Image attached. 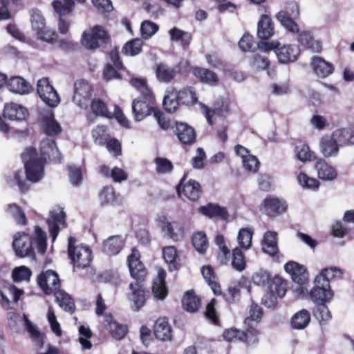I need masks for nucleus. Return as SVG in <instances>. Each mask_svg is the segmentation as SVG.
<instances>
[{"mask_svg":"<svg viewBox=\"0 0 354 354\" xmlns=\"http://www.w3.org/2000/svg\"><path fill=\"white\" fill-rule=\"evenodd\" d=\"M41 157L39 158L34 148H26L21 158L24 163L28 180L39 182L44 174V162L48 159L53 162H60L61 154L55 142L50 138L44 139L40 144Z\"/></svg>","mask_w":354,"mask_h":354,"instance_id":"obj_1","label":"nucleus"},{"mask_svg":"<svg viewBox=\"0 0 354 354\" xmlns=\"http://www.w3.org/2000/svg\"><path fill=\"white\" fill-rule=\"evenodd\" d=\"M76 239L69 237L68 243V254L73 266L74 270L84 269L88 267L93 259L92 251L87 245H75Z\"/></svg>","mask_w":354,"mask_h":354,"instance_id":"obj_2","label":"nucleus"},{"mask_svg":"<svg viewBox=\"0 0 354 354\" xmlns=\"http://www.w3.org/2000/svg\"><path fill=\"white\" fill-rule=\"evenodd\" d=\"M145 95H140L132 102V113L134 119L138 121L143 120L146 117L153 113L156 110L155 107L156 98L152 91H146Z\"/></svg>","mask_w":354,"mask_h":354,"instance_id":"obj_3","label":"nucleus"},{"mask_svg":"<svg viewBox=\"0 0 354 354\" xmlns=\"http://www.w3.org/2000/svg\"><path fill=\"white\" fill-rule=\"evenodd\" d=\"M93 88L85 80H78L74 84L73 101L81 109H86L91 101Z\"/></svg>","mask_w":354,"mask_h":354,"instance_id":"obj_4","label":"nucleus"},{"mask_svg":"<svg viewBox=\"0 0 354 354\" xmlns=\"http://www.w3.org/2000/svg\"><path fill=\"white\" fill-rule=\"evenodd\" d=\"M315 286L309 295L315 304L328 301L333 297L330 283L322 276H317L314 280Z\"/></svg>","mask_w":354,"mask_h":354,"instance_id":"obj_5","label":"nucleus"},{"mask_svg":"<svg viewBox=\"0 0 354 354\" xmlns=\"http://www.w3.org/2000/svg\"><path fill=\"white\" fill-rule=\"evenodd\" d=\"M37 93L43 102L50 107L57 106L60 98L48 78H42L37 82Z\"/></svg>","mask_w":354,"mask_h":354,"instance_id":"obj_6","label":"nucleus"},{"mask_svg":"<svg viewBox=\"0 0 354 354\" xmlns=\"http://www.w3.org/2000/svg\"><path fill=\"white\" fill-rule=\"evenodd\" d=\"M33 239L26 233H17L13 241V248L17 257L23 258L31 257L35 258L32 247Z\"/></svg>","mask_w":354,"mask_h":354,"instance_id":"obj_7","label":"nucleus"},{"mask_svg":"<svg viewBox=\"0 0 354 354\" xmlns=\"http://www.w3.org/2000/svg\"><path fill=\"white\" fill-rule=\"evenodd\" d=\"M37 283L46 295L55 294L56 291L60 290L59 275L52 270L41 272L37 277Z\"/></svg>","mask_w":354,"mask_h":354,"instance_id":"obj_8","label":"nucleus"},{"mask_svg":"<svg viewBox=\"0 0 354 354\" xmlns=\"http://www.w3.org/2000/svg\"><path fill=\"white\" fill-rule=\"evenodd\" d=\"M65 218L66 214L62 207L57 206L50 211V216L48 218L47 223L53 241L56 239L59 229L66 227V223Z\"/></svg>","mask_w":354,"mask_h":354,"instance_id":"obj_9","label":"nucleus"},{"mask_svg":"<svg viewBox=\"0 0 354 354\" xmlns=\"http://www.w3.org/2000/svg\"><path fill=\"white\" fill-rule=\"evenodd\" d=\"M186 176L185 175L177 186V192L180 196L182 194L192 201H197L201 195L200 184L194 180H189L184 184Z\"/></svg>","mask_w":354,"mask_h":354,"instance_id":"obj_10","label":"nucleus"},{"mask_svg":"<svg viewBox=\"0 0 354 354\" xmlns=\"http://www.w3.org/2000/svg\"><path fill=\"white\" fill-rule=\"evenodd\" d=\"M284 269L292 280L298 285H305L308 281V272L304 266L295 261H290L285 264Z\"/></svg>","mask_w":354,"mask_h":354,"instance_id":"obj_11","label":"nucleus"},{"mask_svg":"<svg viewBox=\"0 0 354 354\" xmlns=\"http://www.w3.org/2000/svg\"><path fill=\"white\" fill-rule=\"evenodd\" d=\"M158 225L165 236L175 241H180L184 237L183 227L177 222H169L163 216L159 219Z\"/></svg>","mask_w":354,"mask_h":354,"instance_id":"obj_12","label":"nucleus"},{"mask_svg":"<svg viewBox=\"0 0 354 354\" xmlns=\"http://www.w3.org/2000/svg\"><path fill=\"white\" fill-rule=\"evenodd\" d=\"M40 120L42 129L48 136H57L62 131V127L59 123L55 120L51 110L48 109L41 113Z\"/></svg>","mask_w":354,"mask_h":354,"instance_id":"obj_13","label":"nucleus"},{"mask_svg":"<svg viewBox=\"0 0 354 354\" xmlns=\"http://www.w3.org/2000/svg\"><path fill=\"white\" fill-rule=\"evenodd\" d=\"M275 54L280 63L289 64L297 59L300 49L297 45H283L275 50Z\"/></svg>","mask_w":354,"mask_h":354,"instance_id":"obj_14","label":"nucleus"},{"mask_svg":"<svg viewBox=\"0 0 354 354\" xmlns=\"http://www.w3.org/2000/svg\"><path fill=\"white\" fill-rule=\"evenodd\" d=\"M127 261L131 276L137 281L142 279L146 272L143 264L139 259L138 251L133 250L132 253L128 257Z\"/></svg>","mask_w":354,"mask_h":354,"instance_id":"obj_15","label":"nucleus"},{"mask_svg":"<svg viewBox=\"0 0 354 354\" xmlns=\"http://www.w3.org/2000/svg\"><path fill=\"white\" fill-rule=\"evenodd\" d=\"M175 133L180 142L184 145H192L196 140L194 129L184 122H176Z\"/></svg>","mask_w":354,"mask_h":354,"instance_id":"obj_16","label":"nucleus"},{"mask_svg":"<svg viewBox=\"0 0 354 354\" xmlns=\"http://www.w3.org/2000/svg\"><path fill=\"white\" fill-rule=\"evenodd\" d=\"M28 115V110L18 104H8L3 109V116L10 120H24Z\"/></svg>","mask_w":354,"mask_h":354,"instance_id":"obj_17","label":"nucleus"},{"mask_svg":"<svg viewBox=\"0 0 354 354\" xmlns=\"http://www.w3.org/2000/svg\"><path fill=\"white\" fill-rule=\"evenodd\" d=\"M106 327L109 330L111 336L115 339H122L127 333V327L125 325L120 324L114 320L111 314L108 313L104 316Z\"/></svg>","mask_w":354,"mask_h":354,"instance_id":"obj_18","label":"nucleus"},{"mask_svg":"<svg viewBox=\"0 0 354 354\" xmlns=\"http://www.w3.org/2000/svg\"><path fill=\"white\" fill-rule=\"evenodd\" d=\"M129 288L131 291L130 300L133 302L135 310H138L144 306L148 292L145 290L139 281L131 283Z\"/></svg>","mask_w":354,"mask_h":354,"instance_id":"obj_19","label":"nucleus"},{"mask_svg":"<svg viewBox=\"0 0 354 354\" xmlns=\"http://www.w3.org/2000/svg\"><path fill=\"white\" fill-rule=\"evenodd\" d=\"M311 66L314 73L320 78H325L330 75L333 70L332 64L325 61L324 59L314 56L312 59Z\"/></svg>","mask_w":354,"mask_h":354,"instance_id":"obj_20","label":"nucleus"},{"mask_svg":"<svg viewBox=\"0 0 354 354\" xmlns=\"http://www.w3.org/2000/svg\"><path fill=\"white\" fill-rule=\"evenodd\" d=\"M319 147L322 153L326 158L335 156L339 151V145L334 138V136H324L319 142Z\"/></svg>","mask_w":354,"mask_h":354,"instance_id":"obj_21","label":"nucleus"},{"mask_svg":"<svg viewBox=\"0 0 354 354\" xmlns=\"http://www.w3.org/2000/svg\"><path fill=\"white\" fill-rule=\"evenodd\" d=\"M23 294L24 291L14 286H10L3 290H0V304L4 308L9 309L11 308V302L8 296H11L14 302L17 303Z\"/></svg>","mask_w":354,"mask_h":354,"instance_id":"obj_22","label":"nucleus"},{"mask_svg":"<svg viewBox=\"0 0 354 354\" xmlns=\"http://www.w3.org/2000/svg\"><path fill=\"white\" fill-rule=\"evenodd\" d=\"M124 245V240L121 236H111L103 242V252L109 255H116Z\"/></svg>","mask_w":354,"mask_h":354,"instance_id":"obj_23","label":"nucleus"},{"mask_svg":"<svg viewBox=\"0 0 354 354\" xmlns=\"http://www.w3.org/2000/svg\"><path fill=\"white\" fill-rule=\"evenodd\" d=\"M7 86L10 91L21 95L29 93L32 90L31 85L19 76L11 77L7 82Z\"/></svg>","mask_w":354,"mask_h":354,"instance_id":"obj_24","label":"nucleus"},{"mask_svg":"<svg viewBox=\"0 0 354 354\" xmlns=\"http://www.w3.org/2000/svg\"><path fill=\"white\" fill-rule=\"evenodd\" d=\"M154 335L157 339L162 341L170 340L171 328L165 317L158 319L154 325Z\"/></svg>","mask_w":354,"mask_h":354,"instance_id":"obj_25","label":"nucleus"},{"mask_svg":"<svg viewBox=\"0 0 354 354\" xmlns=\"http://www.w3.org/2000/svg\"><path fill=\"white\" fill-rule=\"evenodd\" d=\"M274 27L270 17L262 15L258 22L257 35L261 39L268 40L274 35Z\"/></svg>","mask_w":354,"mask_h":354,"instance_id":"obj_26","label":"nucleus"},{"mask_svg":"<svg viewBox=\"0 0 354 354\" xmlns=\"http://www.w3.org/2000/svg\"><path fill=\"white\" fill-rule=\"evenodd\" d=\"M277 238V233L275 232L268 231L264 234L262 241V250L265 253L270 256H274L278 253Z\"/></svg>","mask_w":354,"mask_h":354,"instance_id":"obj_27","label":"nucleus"},{"mask_svg":"<svg viewBox=\"0 0 354 354\" xmlns=\"http://www.w3.org/2000/svg\"><path fill=\"white\" fill-rule=\"evenodd\" d=\"M162 104L165 110L169 113H174L180 104L177 91L173 87H169L163 98Z\"/></svg>","mask_w":354,"mask_h":354,"instance_id":"obj_28","label":"nucleus"},{"mask_svg":"<svg viewBox=\"0 0 354 354\" xmlns=\"http://www.w3.org/2000/svg\"><path fill=\"white\" fill-rule=\"evenodd\" d=\"M318 177L324 180H333L337 176L334 167L328 165L325 160L319 159L315 165Z\"/></svg>","mask_w":354,"mask_h":354,"instance_id":"obj_29","label":"nucleus"},{"mask_svg":"<svg viewBox=\"0 0 354 354\" xmlns=\"http://www.w3.org/2000/svg\"><path fill=\"white\" fill-rule=\"evenodd\" d=\"M166 272L162 269H159L158 276L154 279L152 290L154 296L160 299H163L167 295V290L165 286V279Z\"/></svg>","mask_w":354,"mask_h":354,"instance_id":"obj_30","label":"nucleus"},{"mask_svg":"<svg viewBox=\"0 0 354 354\" xmlns=\"http://www.w3.org/2000/svg\"><path fill=\"white\" fill-rule=\"evenodd\" d=\"M265 213L269 216H275L286 210L278 198L271 196L267 197L263 202Z\"/></svg>","mask_w":354,"mask_h":354,"instance_id":"obj_31","label":"nucleus"},{"mask_svg":"<svg viewBox=\"0 0 354 354\" xmlns=\"http://www.w3.org/2000/svg\"><path fill=\"white\" fill-rule=\"evenodd\" d=\"M299 43L314 53H319L322 50L320 42L314 39L309 31H302L298 37Z\"/></svg>","mask_w":354,"mask_h":354,"instance_id":"obj_32","label":"nucleus"},{"mask_svg":"<svg viewBox=\"0 0 354 354\" xmlns=\"http://www.w3.org/2000/svg\"><path fill=\"white\" fill-rule=\"evenodd\" d=\"M156 75L160 82L168 83L176 77V71L165 64H159L156 68Z\"/></svg>","mask_w":354,"mask_h":354,"instance_id":"obj_33","label":"nucleus"},{"mask_svg":"<svg viewBox=\"0 0 354 354\" xmlns=\"http://www.w3.org/2000/svg\"><path fill=\"white\" fill-rule=\"evenodd\" d=\"M182 304L186 311L195 313L201 307V299L194 294V291L189 290L183 296Z\"/></svg>","mask_w":354,"mask_h":354,"instance_id":"obj_34","label":"nucleus"},{"mask_svg":"<svg viewBox=\"0 0 354 354\" xmlns=\"http://www.w3.org/2000/svg\"><path fill=\"white\" fill-rule=\"evenodd\" d=\"M24 326L30 334L32 340L40 348H42L44 344V335L39 330L37 327L28 319L25 314H24Z\"/></svg>","mask_w":354,"mask_h":354,"instance_id":"obj_35","label":"nucleus"},{"mask_svg":"<svg viewBox=\"0 0 354 354\" xmlns=\"http://www.w3.org/2000/svg\"><path fill=\"white\" fill-rule=\"evenodd\" d=\"M333 135L339 147L354 144V133L349 129H337L333 133Z\"/></svg>","mask_w":354,"mask_h":354,"instance_id":"obj_36","label":"nucleus"},{"mask_svg":"<svg viewBox=\"0 0 354 354\" xmlns=\"http://www.w3.org/2000/svg\"><path fill=\"white\" fill-rule=\"evenodd\" d=\"M310 315L308 310L303 309L296 313L291 319V326L295 329L305 328L310 323Z\"/></svg>","mask_w":354,"mask_h":354,"instance_id":"obj_37","label":"nucleus"},{"mask_svg":"<svg viewBox=\"0 0 354 354\" xmlns=\"http://www.w3.org/2000/svg\"><path fill=\"white\" fill-rule=\"evenodd\" d=\"M56 301L65 311L73 313L75 310V304L71 296L66 292L60 290L54 294Z\"/></svg>","mask_w":354,"mask_h":354,"instance_id":"obj_38","label":"nucleus"},{"mask_svg":"<svg viewBox=\"0 0 354 354\" xmlns=\"http://www.w3.org/2000/svg\"><path fill=\"white\" fill-rule=\"evenodd\" d=\"M199 212L209 218L214 217V216H220L222 218H227V212L226 209L223 207H220L217 205L214 204H208L205 206H201L199 208Z\"/></svg>","mask_w":354,"mask_h":354,"instance_id":"obj_39","label":"nucleus"},{"mask_svg":"<svg viewBox=\"0 0 354 354\" xmlns=\"http://www.w3.org/2000/svg\"><path fill=\"white\" fill-rule=\"evenodd\" d=\"M201 273L207 282L208 285L211 287L213 292L219 295L221 294V288L220 285L216 282V276L214 271L210 266H203L201 269Z\"/></svg>","mask_w":354,"mask_h":354,"instance_id":"obj_40","label":"nucleus"},{"mask_svg":"<svg viewBox=\"0 0 354 354\" xmlns=\"http://www.w3.org/2000/svg\"><path fill=\"white\" fill-rule=\"evenodd\" d=\"M178 100L180 104L185 106H192L198 101V97L193 88H184L177 91Z\"/></svg>","mask_w":354,"mask_h":354,"instance_id":"obj_41","label":"nucleus"},{"mask_svg":"<svg viewBox=\"0 0 354 354\" xmlns=\"http://www.w3.org/2000/svg\"><path fill=\"white\" fill-rule=\"evenodd\" d=\"M194 74L196 77L205 83L211 85H216L218 82V77L213 71L205 68H196L194 69Z\"/></svg>","mask_w":354,"mask_h":354,"instance_id":"obj_42","label":"nucleus"},{"mask_svg":"<svg viewBox=\"0 0 354 354\" xmlns=\"http://www.w3.org/2000/svg\"><path fill=\"white\" fill-rule=\"evenodd\" d=\"M51 4L59 17L71 13L75 7V2L73 0H54Z\"/></svg>","mask_w":354,"mask_h":354,"instance_id":"obj_43","label":"nucleus"},{"mask_svg":"<svg viewBox=\"0 0 354 354\" xmlns=\"http://www.w3.org/2000/svg\"><path fill=\"white\" fill-rule=\"evenodd\" d=\"M200 106L203 113L210 125L213 124L212 118L214 115H222L227 111V106L223 102L221 106H215L214 109H209L203 103H200Z\"/></svg>","mask_w":354,"mask_h":354,"instance_id":"obj_44","label":"nucleus"},{"mask_svg":"<svg viewBox=\"0 0 354 354\" xmlns=\"http://www.w3.org/2000/svg\"><path fill=\"white\" fill-rule=\"evenodd\" d=\"M29 13L33 30L37 32L44 29L46 26V20L41 12L37 8H32L29 11Z\"/></svg>","mask_w":354,"mask_h":354,"instance_id":"obj_45","label":"nucleus"},{"mask_svg":"<svg viewBox=\"0 0 354 354\" xmlns=\"http://www.w3.org/2000/svg\"><path fill=\"white\" fill-rule=\"evenodd\" d=\"M245 326L247 328L245 332L241 331L240 341L245 342L249 345L257 343L259 342V331L252 326V324Z\"/></svg>","mask_w":354,"mask_h":354,"instance_id":"obj_46","label":"nucleus"},{"mask_svg":"<svg viewBox=\"0 0 354 354\" xmlns=\"http://www.w3.org/2000/svg\"><path fill=\"white\" fill-rule=\"evenodd\" d=\"M169 32L172 41H180L183 46H188L191 41V34L176 27L171 28Z\"/></svg>","mask_w":354,"mask_h":354,"instance_id":"obj_47","label":"nucleus"},{"mask_svg":"<svg viewBox=\"0 0 354 354\" xmlns=\"http://www.w3.org/2000/svg\"><path fill=\"white\" fill-rule=\"evenodd\" d=\"M162 255L165 262L169 264V270L173 271L176 270V259L178 255L176 248L174 246L164 248Z\"/></svg>","mask_w":354,"mask_h":354,"instance_id":"obj_48","label":"nucleus"},{"mask_svg":"<svg viewBox=\"0 0 354 354\" xmlns=\"http://www.w3.org/2000/svg\"><path fill=\"white\" fill-rule=\"evenodd\" d=\"M92 137L96 144L104 145L110 138L107 127L97 126L92 131Z\"/></svg>","mask_w":354,"mask_h":354,"instance_id":"obj_49","label":"nucleus"},{"mask_svg":"<svg viewBox=\"0 0 354 354\" xmlns=\"http://www.w3.org/2000/svg\"><path fill=\"white\" fill-rule=\"evenodd\" d=\"M253 231L250 228H242L239 230L238 234V242L239 245L245 249L248 250L252 245V239Z\"/></svg>","mask_w":354,"mask_h":354,"instance_id":"obj_50","label":"nucleus"},{"mask_svg":"<svg viewBox=\"0 0 354 354\" xmlns=\"http://www.w3.org/2000/svg\"><path fill=\"white\" fill-rule=\"evenodd\" d=\"M295 153L297 158L303 162L312 161L315 159V154L311 151L309 147L306 145H301L295 147Z\"/></svg>","mask_w":354,"mask_h":354,"instance_id":"obj_51","label":"nucleus"},{"mask_svg":"<svg viewBox=\"0 0 354 354\" xmlns=\"http://www.w3.org/2000/svg\"><path fill=\"white\" fill-rule=\"evenodd\" d=\"M268 289L279 297H283L286 293V283L279 277H274L270 283Z\"/></svg>","mask_w":354,"mask_h":354,"instance_id":"obj_52","label":"nucleus"},{"mask_svg":"<svg viewBox=\"0 0 354 354\" xmlns=\"http://www.w3.org/2000/svg\"><path fill=\"white\" fill-rule=\"evenodd\" d=\"M91 110L96 115L111 118V113L109 111L106 105L100 99L91 101Z\"/></svg>","mask_w":354,"mask_h":354,"instance_id":"obj_53","label":"nucleus"},{"mask_svg":"<svg viewBox=\"0 0 354 354\" xmlns=\"http://www.w3.org/2000/svg\"><path fill=\"white\" fill-rule=\"evenodd\" d=\"M8 212L12 215L18 225H24L26 224L27 219L26 215L19 205L15 203L10 204L8 207Z\"/></svg>","mask_w":354,"mask_h":354,"instance_id":"obj_54","label":"nucleus"},{"mask_svg":"<svg viewBox=\"0 0 354 354\" xmlns=\"http://www.w3.org/2000/svg\"><path fill=\"white\" fill-rule=\"evenodd\" d=\"M142 46V40L135 39L126 43L122 48V52L127 55L135 56L141 52Z\"/></svg>","mask_w":354,"mask_h":354,"instance_id":"obj_55","label":"nucleus"},{"mask_svg":"<svg viewBox=\"0 0 354 354\" xmlns=\"http://www.w3.org/2000/svg\"><path fill=\"white\" fill-rule=\"evenodd\" d=\"M35 243L38 253L44 254L46 250V235L42 230L38 227H35Z\"/></svg>","mask_w":354,"mask_h":354,"instance_id":"obj_56","label":"nucleus"},{"mask_svg":"<svg viewBox=\"0 0 354 354\" xmlns=\"http://www.w3.org/2000/svg\"><path fill=\"white\" fill-rule=\"evenodd\" d=\"M270 65V61L266 56L256 54L250 61V66L256 71L266 69Z\"/></svg>","mask_w":354,"mask_h":354,"instance_id":"obj_57","label":"nucleus"},{"mask_svg":"<svg viewBox=\"0 0 354 354\" xmlns=\"http://www.w3.org/2000/svg\"><path fill=\"white\" fill-rule=\"evenodd\" d=\"M299 184L304 188L316 190L319 186V181L314 178H310L305 173L301 172L297 176Z\"/></svg>","mask_w":354,"mask_h":354,"instance_id":"obj_58","label":"nucleus"},{"mask_svg":"<svg viewBox=\"0 0 354 354\" xmlns=\"http://www.w3.org/2000/svg\"><path fill=\"white\" fill-rule=\"evenodd\" d=\"M263 315L262 308L256 304H252L250 310V316L244 321L245 325H250L255 322V326L260 322Z\"/></svg>","mask_w":354,"mask_h":354,"instance_id":"obj_59","label":"nucleus"},{"mask_svg":"<svg viewBox=\"0 0 354 354\" xmlns=\"http://www.w3.org/2000/svg\"><path fill=\"white\" fill-rule=\"evenodd\" d=\"M277 18L288 31L294 33L299 32L298 25L287 15L286 12H279L277 15Z\"/></svg>","mask_w":354,"mask_h":354,"instance_id":"obj_60","label":"nucleus"},{"mask_svg":"<svg viewBox=\"0 0 354 354\" xmlns=\"http://www.w3.org/2000/svg\"><path fill=\"white\" fill-rule=\"evenodd\" d=\"M194 247L200 253H203L208 245V241L205 233L202 232H197L192 237Z\"/></svg>","mask_w":354,"mask_h":354,"instance_id":"obj_61","label":"nucleus"},{"mask_svg":"<svg viewBox=\"0 0 354 354\" xmlns=\"http://www.w3.org/2000/svg\"><path fill=\"white\" fill-rule=\"evenodd\" d=\"M232 265L234 268L239 271H242L245 268V257L241 249L236 248L232 251Z\"/></svg>","mask_w":354,"mask_h":354,"instance_id":"obj_62","label":"nucleus"},{"mask_svg":"<svg viewBox=\"0 0 354 354\" xmlns=\"http://www.w3.org/2000/svg\"><path fill=\"white\" fill-rule=\"evenodd\" d=\"M252 279L254 284L260 286H266L268 285V288L272 279H271L270 274L266 270H259L253 274Z\"/></svg>","mask_w":354,"mask_h":354,"instance_id":"obj_63","label":"nucleus"},{"mask_svg":"<svg viewBox=\"0 0 354 354\" xmlns=\"http://www.w3.org/2000/svg\"><path fill=\"white\" fill-rule=\"evenodd\" d=\"M158 30V26L150 21L146 20L141 24L140 32L144 39L152 37Z\"/></svg>","mask_w":354,"mask_h":354,"instance_id":"obj_64","label":"nucleus"}]
</instances>
